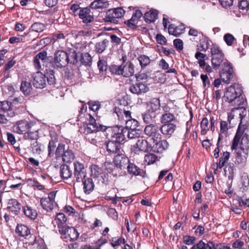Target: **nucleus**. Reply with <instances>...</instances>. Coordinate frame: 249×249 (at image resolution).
<instances>
[{
  "instance_id": "1",
  "label": "nucleus",
  "mask_w": 249,
  "mask_h": 249,
  "mask_svg": "<svg viewBox=\"0 0 249 249\" xmlns=\"http://www.w3.org/2000/svg\"><path fill=\"white\" fill-rule=\"evenodd\" d=\"M245 113H246V110L242 107L233 108L228 114V121L229 123V126H228V123L226 121H222L220 123V132L219 136L221 135L222 138V135L227 136L228 130L230 127H233L239 121H240L237 132L232 142L231 145L232 150L236 149L240 139H241L242 143L244 141H249V136L246 132L247 127L245 125L242 124L243 115H244Z\"/></svg>"
},
{
  "instance_id": "2",
  "label": "nucleus",
  "mask_w": 249,
  "mask_h": 249,
  "mask_svg": "<svg viewBox=\"0 0 249 249\" xmlns=\"http://www.w3.org/2000/svg\"><path fill=\"white\" fill-rule=\"evenodd\" d=\"M48 157L51 158L54 156L56 160H61L64 162H71L75 158L74 152L68 147L65 149V145L58 143L57 136L51 137L48 145Z\"/></svg>"
},
{
  "instance_id": "3",
  "label": "nucleus",
  "mask_w": 249,
  "mask_h": 249,
  "mask_svg": "<svg viewBox=\"0 0 249 249\" xmlns=\"http://www.w3.org/2000/svg\"><path fill=\"white\" fill-rule=\"evenodd\" d=\"M71 14L80 18L84 23H89L94 21V17L92 13H91L90 8L81 7L80 5L73 3L70 6Z\"/></svg>"
},
{
  "instance_id": "4",
  "label": "nucleus",
  "mask_w": 249,
  "mask_h": 249,
  "mask_svg": "<svg viewBox=\"0 0 249 249\" xmlns=\"http://www.w3.org/2000/svg\"><path fill=\"white\" fill-rule=\"evenodd\" d=\"M126 128L121 125L106 126L105 133L107 137H110L121 143L124 142L125 140Z\"/></svg>"
},
{
  "instance_id": "5",
  "label": "nucleus",
  "mask_w": 249,
  "mask_h": 249,
  "mask_svg": "<svg viewBox=\"0 0 249 249\" xmlns=\"http://www.w3.org/2000/svg\"><path fill=\"white\" fill-rule=\"evenodd\" d=\"M242 93L241 87L237 84H234L228 88L225 92L224 97L225 100L232 104H238Z\"/></svg>"
},
{
  "instance_id": "6",
  "label": "nucleus",
  "mask_w": 249,
  "mask_h": 249,
  "mask_svg": "<svg viewBox=\"0 0 249 249\" xmlns=\"http://www.w3.org/2000/svg\"><path fill=\"white\" fill-rule=\"evenodd\" d=\"M211 61L213 68L217 70L222 65L225 60L224 59V54L219 47L216 45L213 44L211 48Z\"/></svg>"
},
{
  "instance_id": "7",
  "label": "nucleus",
  "mask_w": 249,
  "mask_h": 249,
  "mask_svg": "<svg viewBox=\"0 0 249 249\" xmlns=\"http://www.w3.org/2000/svg\"><path fill=\"white\" fill-rule=\"evenodd\" d=\"M125 13V11L121 7L109 9L106 12L104 20L106 22L117 24L118 23V19L123 18Z\"/></svg>"
},
{
  "instance_id": "8",
  "label": "nucleus",
  "mask_w": 249,
  "mask_h": 249,
  "mask_svg": "<svg viewBox=\"0 0 249 249\" xmlns=\"http://www.w3.org/2000/svg\"><path fill=\"white\" fill-rule=\"evenodd\" d=\"M57 191H52L48 194L47 197L40 198V205L43 210L47 212H52L56 205L55 201Z\"/></svg>"
},
{
  "instance_id": "9",
  "label": "nucleus",
  "mask_w": 249,
  "mask_h": 249,
  "mask_svg": "<svg viewBox=\"0 0 249 249\" xmlns=\"http://www.w3.org/2000/svg\"><path fill=\"white\" fill-rule=\"evenodd\" d=\"M233 76V70L231 64L229 61L225 60L220 71L221 79L226 84H229Z\"/></svg>"
},
{
  "instance_id": "10",
  "label": "nucleus",
  "mask_w": 249,
  "mask_h": 249,
  "mask_svg": "<svg viewBox=\"0 0 249 249\" xmlns=\"http://www.w3.org/2000/svg\"><path fill=\"white\" fill-rule=\"evenodd\" d=\"M63 232H59L62 236V238L66 242L74 241L77 239L79 233L76 229L72 227L68 226L63 229Z\"/></svg>"
},
{
  "instance_id": "11",
  "label": "nucleus",
  "mask_w": 249,
  "mask_h": 249,
  "mask_svg": "<svg viewBox=\"0 0 249 249\" xmlns=\"http://www.w3.org/2000/svg\"><path fill=\"white\" fill-rule=\"evenodd\" d=\"M54 63L58 68L66 66L69 63L67 52L63 50L56 51L54 54Z\"/></svg>"
},
{
  "instance_id": "12",
  "label": "nucleus",
  "mask_w": 249,
  "mask_h": 249,
  "mask_svg": "<svg viewBox=\"0 0 249 249\" xmlns=\"http://www.w3.org/2000/svg\"><path fill=\"white\" fill-rule=\"evenodd\" d=\"M21 212L25 217L32 221L35 220L38 216L36 209L31 204L27 202L22 204Z\"/></svg>"
},
{
  "instance_id": "13",
  "label": "nucleus",
  "mask_w": 249,
  "mask_h": 249,
  "mask_svg": "<svg viewBox=\"0 0 249 249\" xmlns=\"http://www.w3.org/2000/svg\"><path fill=\"white\" fill-rule=\"evenodd\" d=\"M74 177L77 182H80L87 177L86 169L84 165L78 161H75L73 163Z\"/></svg>"
},
{
  "instance_id": "14",
  "label": "nucleus",
  "mask_w": 249,
  "mask_h": 249,
  "mask_svg": "<svg viewBox=\"0 0 249 249\" xmlns=\"http://www.w3.org/2000/svg\"><path fill=\"white\" fill-rule=\"evenodd\" d=\"M129 161L128 158L123 154H118L113 159V162L116 165V168L120 170L125 168Z\"/></svg>"
},
{
  "instance_id": "15",
  "label": "nucleus",
  "mask_w": 249,
  "mask_h": 249,
  "mask_svg": "<svg viewBox=\"0 0 249 249\" xmlns=\"http://www.w3.org/2000/svg\"><path fill=\"white\" fill-rule=\"evenodd\" d=\"M31 121L22 120L18 121L13 126L15 132L19 134L25 135L29 128Z\"/></svg>"
},
{
  "instance_id": "16",
  "label": "nucleus",
  "mask_w": 249,
  "mask_h": 249,
  "mask_svg": "<svg viewBox=\"0 0 249 249\" xmlns=\"http://www.w3.org/2000/svg\"><path fill=\"white\" fill-rule=\"evenodd\" d=\"M7 209L9 212L15 215H18L21 211L22 205L17 199L12 198L9 200Z\"/></svg>"
},
{
  "instance_id": "17",
  "label": "nucleus",
  "mask_w": 249,
  "mask_h": 249,
  "mask_svg": "<svg viewBox=\"0 0 249 249\" xmlns=\"http://www.w3.org/2000/svg\"><path fill=\"white\" fill-rule=\"evenodd\" d=\"M67 221V219L63 213H59L55 215L53 221L57 225L59 232H63V229L68 226Z\"/></svg>"
},
{
  "instance_id": "18",
  "label": "nucleus",
  "mask_w": 249,
  "mask_h": 249,
  "mask_svg": "<svg viewBox=\"0 0 249 249\" xmlns=\"http://www.w3.org/2000/svg\"><path fill=\"white\" fill-rule=\"evenodd\" d=\"M129 90L132 93L139 95L148 91L149 88L146 84L139 82L130 86Z\"/></svg>"
},
{
  "instance_id": "19",
  "label": "nucleus",
  "mask_w": 249,
  "mask_h": 249,
  "mask_svg": "<svg viewBox=\"0 0 249 249\" xmlns=\"http://www.w3.org/2000/svg\"><path fill=\"white\" fill-rule=\"evenodd\" d=\"M33 85L37 89H43L46 85V75L38 71L34 76Z\"/></svg>"
},
{
  "instance_id": "20",
  "label": "nucleus",
  "mask_w": 249,
  "mask_h": 249,
  "mask_svg": "<svg viewBox=\"0 0 249 249\" xmlns=\"http://www.w3.org/2000/svg\"><path fill=\"white\" fill-rule=\"evenodd\" d=\"M106 126L100 124H86L83 126V133L86 135L97 132L99 131L105 132Z\"/></svg>"
},
{
  "instance_id": "21",
  "label": "nucleus",
  "mask_w": 249,
  "mask_h": 249,
  "mask_svg": "<svg viewBox=\"0 0 249 249\" xmlns=\"http://www.w3.org/2000/svg\"><path fill=\"white\" fill-rule=\"evenodd\" d=\"M123 107H116L114 109L115 112L118 118V120L122 122L125 120H128L131 118V112L130 111L126 110Z\"/></svg>"
},
{
  "instance_id": "22",
  "label": "nucleus",
  "mask_w": 249,
  "mask_h": 249,
  "mask_svg": "<svg viewBox=\"0 0 249 249\" xmlns=\"http://www.w3.org/2000/svg\"><path fill=\"white\" fill-rule=\"evenodd\" d=\"M16 233L19 237L28 239L31 234V229L23 224H18L15 229Z\"/></svg>"
},
{
  "instance_id": "23",
  "label": "nucleus",
  "mask_w": 249,
  "mask_h": 249,
  "mask_svg": "<svg viewBox=\"0 0 249 249\" xmlns=\"http://www.w3.org/2000/svg\"><path fill=\"white\" fill-rule=\"evenodd\" d=\"M159 127L156 124H150L145 126L144 132L145 134L149 137H151L155 142L156 139H158L160 135L159 133Z\"/></svg>"
},
{
  "instance_id": "24",
  "label": "nucleus",
  "mask_w": 249,
  "mask_h": 249,
  "mask_svg": "<svg viewBox=\"0 0 249 249\" xmlns=\"http://www.w3.org/2000/svg\"><path fill=\"white\" fill-rule=\"evenodd\" d=\"M121 143L115 140L106 142L107 151L109 153H117L121 148Z\"/></svg>"
},
{
  "instance_id": "25",
  "label": "nucleus",
  "mask_w": 249,
  "mask_h": 249,
  "mask_svg": "<svg viewBox=\"0 0 249 249\" xmlns=\"http://www.w3.org/2000/svg\"><path fill=\"white\" fill-rule=\"evenodd\" d=\"M127 172L131 177L142 176L143 170L136 165L134 163L129 162L126 167Z\"/></svg>"
},
{
  "instance_id": "26",
  "label": "nucleus",
  "mask_w": 249,
  "mask_h": 249,
  "mask_svg": "<svg viewBox=\"0 0 249 249\" xmlns=\"http://www.w3.org/2000/svg\"><path fill=\"white\" fill-rule=\"evenodd\" d=\"M47 59V53L46 51H43L42 52H39L38 54H37L34 57L33 59V62L34 67L36 70H39L41 69V65L40 63V60H41L42 62H44L46 61Z\"/></svg>"
},
{
  "instance_id": "27",
  "label": "nucleus",
  "mask_w": 249,
  "mask_h": 249,
  "mask_svg": "<svg viewBox=\"0 0 249 249\" xmlns=\"http://www.w3.org/2000/svg\"><path fill=\"white\" fill-rule=\"evenodd\" d=\"M155 144L152 146V151L156 153H162L168 147V143L166 140H163L158 141L156 139Z\"/></svg>"
},
{
  "instance_id": "28",
  "label": "nucleus",
  "mask_w": 249,
  "mask_h": 249,
  "mask_svg": "<svg viewBox=\"0 0 249 249\" xmlns=\"http://www.w3.org/2000/svg\"><path fill=\"white\" fill-rule=\"evenodd\" d=\"M81 181L83 182V184L84 192L87 195L90 194L94 188V184L92 179L90 178H85Z\"/></svg>"
},
{
  "instance_id": "29",
  "label": "nucleus",
  "mask_w": 249,
  "mask_h": 249,
  "mask_svg": "<svg viewBox=\"0 0 249 249\" xmlns=\"http://www.w3.org/2000/svg\"><path fill=\"white\" fill-rule=\"evenodd\" d=\"M123 76L128 77L132 76L135 72L134 65L131 61L126 63L124 66L122 65Z\"/></svg>"
},
{
  "instance_id": "30",
  "label": "nucleus",
  "mask_w": 249,
  "mask_h": 249,
  "mask_svg": "<svg viewBox=\"0 0 249 249\" xmlns=\"http://www.w3.org/2000/svg\"><path fill=\"white\" fill-rule=\"evenodd\" d=\"M184 25L179 22L174 21L172 23V36H178L184 32Z\"/></svg>"
},
{
  "instance_id": "31",
  "label": "nucleus",
  "mask_w": 249,
  "mask_h": 249,
  "mask_svg": "<svg viewBox=\"0 0 249 249\" xmlns=\"http://www.w3.org/2000/svg\"><path fill=\"white\" fill-rule=\"evenodd\" d=\"M160 107V101L158 98H153L147 105V110L157 113Z\"/></svg>"
},
{
  "instance_id": "32",
  "label": "nucleus",
  "mask_w": 249,
  "mask_h": 249,
  "mask_svg": "<svg viewBox=\"0 0 249 249\" xmlns=\"http://www.w3.org/2000/svg\"><path fill=\"white\" fill-rule=\"evenodd\" d=\"M136 145L139 149L143 152L152 151V146L148 143L147 140L142 138L138 140Z\"/></svg>"
},
{
  "instance_id": "33",
  "label": "nucleus",
  "mask_w": 249,
  "mask_h": 249,
  "mask_svg": "<svg viewBox=\"0 0 249 249\" xmlns=\"http://www.w3.org/2000/svg\"><path fill=\"white\" fill-rule=\"evenodd\" d=\"M72 171L69 165L65 164L61 165L60 175L63 179H68L71 178L72 177Z\"/></svg>"
},
{
  "instance_id": "34",
  "label": "nucleus",
  "mask_w": 249,
  "mask_h": 249,
  "mask_svg": "<svg viewBox=\"0 0 249 249\" xmlns=\"http://www.w3.org/2000/svg\"><path fill=\"white\" fill-rule=\"evenodd\" d=\"M158 10L151 9L145 13L144 16V20L147 23L153 22L158 18Z\"/></svg>"
},
{
  "instance_id": "35",
  "label": "nucleus",
  "mask_w": 249,
  "mask_h": 249,
  "mask_svg": "<svg viewBox=\"0 0 249 249\" xmlns=\"http://www.w3.org/2000/svg\"><path fill=\"white\" fill-rule=\"evenodd\" d=\"M20 89L23 94L27 96L30 95L33 89L31 83L23 81L21 83Z\"/></svg>"
},
{
  "instance_id": "36",
  "label": "nucleus",
  "mask_w": 249,
  "mask_h": 249,
  "mask_svg": "<svg viewBox=\"0 0 249 249\" xmlns=\"http://www.w3.org/2000/svg\"><path fill=\"white\" fill-rule=\"evenodd\" d=\"M98 68L102 74L107 75L108 73V69L107 61L104 59H99L97 62Z\"/></svg>"
},
{
  "instance_id": "37",
  "label": "nucleus",
  "mask_w": 249,
  "mask_h": 249,
  "mask_svg": "<svg viewBox=\"0 0 249 249\" xmlns=\"http://www.w3.org/2000/svg\"><path fill=\"white\" fill-rule=\"evenodd\" d=\"M157 113L152 112L147 110V111L142 115V118L144 123L151 124L155 121V118Z\"/></svg>"
},
{
  "instance_id": "38",
  "label": "nucleus",
  "mask_w": 249,
  "mask_h": 249,
  "mask_svg": "<svg viewBox=\"0 0 249 249\" xmlns=\"http://www.w3.org/2000/svg\"><path fill=\"white\" fill-rule=\"evenodd\" d=\"M108 42L109 41L107 39L97 42L95 45V52L98 53H102L106 50Z\"/></svg>"
},
{
  "instance_id": "39",
  "label": "nucleus",
  "mask_w": 249,
  "mask_h": 249,
  "mask_svg": "<svg viewBox=\"0 0 249 249\" xmlns=\"http://www.w3.org/2000/svg\"><path fill=\"white\" fill-rule=\"evenodd\" d=\"M107 4L105 0H95L90 4L89 8L93 9H103L106 7Z\"/></svg>"
},
{
  "instance_id": "40",
  "label": "nucleus",
  "mask_w": 249,
  "mask_h": 249,
  "mask_svg": "<svg viewBox=\"0 0 249 249\" xmlns=\"http://www.w3.org/2000/svg\"><path fill=\"white\" fill-rule=\"evenodd\" d=\"M91 176L94 178H98L103 173V170L98 165L92 164L90 166Z\"/></svg>"
},
{
  "instance_id": "41",
  "label": "nucleus",
  "mask_w": 249,
  "mask_h": 249,
  "mask_svg": "<svg viewBox=\"0 0 249 249\" xmlns=\"http://www.w3.org/2000/svg\"><path fill=\"white\" fill-rule=\"evenodd\" d=\"M123 123H125L126 126L124 128L128 129H136L139 126V122L137 120L131 118L128 120H125Z\"/></svg>"
},
{
  "instance_id": "42",
  "label": "nucleus",
  "mask_w": 249,
  "mask_h": 249,
  "mask_svg": "<svg viewBox=\"0 0 249 249\" xmlns=\"http://www.w3.org/2000/svg\"><path fill=\"white\" fill-rule=\"evenodd\" d=\"M69 63L75 64L78 62V56L76 52L73 49H70L67 52Z\"/></svg>"
},
{
  "instance_id": "43",
  "label": "nucleus",
  "mask_w": 249,
  "mask_h": 249,
  "mask_svg": "<svg viewBox=\"0 0 249 249\" xmlns=\"http://www.w3.org/2000/svg\"><path fill=\"white\" fill-rule=\"evenodd\" d=\"M137 59L139 61L142 69L145 68L151 62V60L149 57L144 54L139 55Z\"/></svg>"
},
{
  "instance_id": "44",
  "label": "nucleus",
  "mask_w": 249,
  "mask_h": 249,
  "mask_svg": "<svg viewBox=\"0 0 249 249\" xmlns=\"http://www.w3.org/2000/svg\"><path fill=\"white\" fill-rule=\"evenodd\" d=\"M31 245L36 247L37 249H47L44 241L41 238L37 239V237L36 236L34 241L31 243Z\"/></svg>"
},
{
  "instance_id": "45",
  "label": "nucleus",
  "mask_w": 249,
  "mask_h": 249,
  "mask_svg": "<svg viewBox=\"0 0 249 249\" xmlns=\"http://www.w3.org/2000/svg\"><path fill=\"white\" fill-rule=\"evenodd\" d=\"M81 63L86 66H90L92 63V57L88 53H82L80 58Z\"/></svg>"
},
{
  "instance_id": "46",
  "label": "nucleus",
  "mask_w": 249,
  "mask_h": 249,
  "mask_svg": "<svg viewBox=\"0 0 249 249\" xmlns=\"http://www.w3.org/2000/svg\"><path fill=\"white\" fill-rule=\"evenodd\" d=\"M153 78L156 82L160 83H165L168 79L166 73L160 71H157Z\"/></svg>"
},
{
  "instance_id": "47",
  "label": "nucleus",
  "mask_w": 249,
  "mask_h": 249,
  "mask_svg": "<svg viewBox=\"0 0 249 249\" xmlns=\"http://www.w3.org/2000/svg\"><path fill=\"white\" fill-rule=\"evenodd\" d=\"M126 136L129 139L139 138L141 135V132L139 129H127Z\"/></svg>"
},
{
  "instance_id": "48",
  "label": "nucleus",
  "mask_w": 249,
  "mask_h": 249,
  "mask_svg": "<svg viewBox=\"0 0 249 249\" xmlns=\"http://www.w3.org/2000/svg\"><path fill=\"white\" fill-rule=\"evenodd\" d=\"M230 155V153L227 151L223 153V156L219 159L218 163L217 164V168L221 169L225 165L229 159Z\"/></svg>"
},
{
  "instance_id": "49",
  "label": "nucleus",
  "mask_w": 249,
  "mask_h": 249,
  "mask_svg": "<svg viewBox=\"0 0 249 249\" xmlns=\"http://www.w3.org/2000/svg\"><path fill=\"white\" fill-rule=\"evenodd\" d=\"M109 242L112 247H116L122 244H125L126 241L124 238L116 237L111 238Z\"/></svg>"
},
{
  "instance_id": "50",
  "label": "nucleus",
  "mask_w": 249,
  "mask_h": 249,
  "mask_svg": "<svg viewBox=\"0 0 249 249\" xmlns=\"http://www.w3.org/2000/svg\"><path fill=\"white\" fill-rule=\"evenodd\" d=\"M108 71L111 74L123 75L122 65H112L109 66Z\"/></svg>"
},
{
  "instance_id": "51",
  "label": "nucleus",
  "mask_w": 249,
  "mask_h": 249,
  "mask_svg": "<svg viewBox=\"0 0 249 249\" xmlns=\"http://www.w3.org/2000/svg\"><path fill=\"white\" fill-rule=\"evenodd\" d=\"M46 29L44 24L41 22H35L30 27V30L37 33L43 31Z\"/></svg>"
},
{
  "instance_id": "52",
  "label": "nucleus",
  "mask_w": 249,
  "mask_h": 249,
  "mask_svg": "<svg viewBox=\"0 0 249 249\" xmlns=\"http://www.w3.org/2000/svg\"><path fill=\"white\" fill-rule=\"evenodd\" d=\"M162 124L160 128L161 133L164 135L169 136L170 138L171 135V124Z\"/></svg>"
},
{
  "instance_id": "53",
  "label": "nucleus",
  "mask_w": 249,
  "mask_h": 249,
  "mask_svg": "<svg viewBox=\"0 0 249 249\" xmlns=\"http://www.w3.org/2000/svg\"><path fill=\"white\" fill-rule=\"evenodd\" d=\"M29 181H30V185L35 188L38 191H43L45 189L44 185H42L36 179H29Z\"/></svg>"
},
{
  "instance_id": "54",
  "label": "nucleus",
  "mask_w": 249,
  "mask_h": 249,
  "mask_svg": "<svg viewBox=\"0 0 249 249\" xmlns=\"http://www.w3.org/2000/svg\"><path fill=\"white\" fill-rule=\"evenodd\" d=\"M223 39L226 44L229 46H232L236 40L234 36L230 33L225 34L223 36Z\"/></svg>"
},
{
  "instance_id": "55",
  "label": "nucleus",
  "mask_w": 249,
  "mask_h": 249,
  "mask_svg": "<svg viewBox=\"0 0 249 249\" xmlns=\"http://www.w3.org/2000/svg\"><path fill=\"white\" fill-rule=\"evenodd\" d=\"M209 121L207 118H204L201 122V133L202 135H205L209 130Z\"/></svg>"
},
{
  "instance_id": "56",
  "label": "nucleus",
  "mask_w": 249,
  "mask_h": 249,
  "mask_svg": "<svg viewBox=\"0 0 249 249\" xmlns=\"http://www.w3.org/2000/svg\"><path fill=\"white\" fill-rule=\"evenodd\" d=\"M157 159V156L155 154H149L145 156L144 161L147 163V164L150 165L155 163Z\"/></svg>"
},
{
  "instance_id": "57",
  "label": "nucleus",
  "mask_w": 249,
  "mask_h": 249,
  "mask_svg": "<svg viewBox=\"0 0 249 249\" xmlns=\"http://www.w3.org/2000/svg\"><path fill=\"white\" fill-rule=\"evenodd\" d=\"M46 78L47 79L49 85H53L55 83V79L54 75V71L53 70L49 71L46 74Z\"/></svg>"
},
{
  "instance_id": "58",
  "label": "nucleus",
  "mask_w": 249,
  "mask_h": 249,
  "mask_svg": "<svg viewBox=\"0 0 249 249\" xmlns=\"http://www.w3.org/2000/svg\"><path fill=\"white\" fill-rule=\"evenodd\" d=\"M89 108L94 112L97 111L100 107L101 105L98 101H89L88 102Z\"/></svg>"
},
{
  "instance_id": "59",
  "label": "nucleus",
  "mask_w": 249,
  "mask_h": 249,
  "mask_svg": "<svg viewBox=\"0 0 249 249\" xmlns=\"http://www.w3.org/2000/svg\"><path fill=\"white\" fill-rule=\"evenodd\" d=\"M39 130V127L38 124H36V122L32 121L30 123V124L29 126V128L26 133L28 132H37Z\"/></svg>"
},
{
  "instance_id": "60",
  "label": "nucleus",
  "mask_w": 249,
  "mask_h": 249,
  "mask_svg": "<svg viewBox=\"0 0 249 249\" xmlns=\"http://www.w3.org/2000/svg\"><path fill=\"white\" fill-rule=\"evenodd\" d=\"M24 137L26 139H29L32 140H37L39 138V133L37 132H30L26 133L24 135Z\"/></svg>"
},
{
  "instance_id": "61",
  "label": "nucleus",
  "mask_w": 249,
  "mask_h": 249,
  "mask_svg": "<svg viewBox=\"0 0 249 249\" xmlns=\"http://www.w3.org/2000/svg\"><path fill=\"white\" fill-rule=\"evenodd\" d=\"M162 124H171V113H166L162 114L161 117Z\"/></svg>"
},
{
  "instance_id": "62",
  "label": "nucleus",
  "mask_w": 249,
  "mask_h": 249,
  "mask_svg": "<svg viewBox=\"0 0 249 249\" xmlns=\"http://www.w3.org/2000/svg\"><path fill=\"white\" fill-rule=\"evenodd\" d=\"M105 166L106 170L109 173H112L113 175H114L113 172L115 171L116 167L114 163L113 162H106L105 163Z\"/></svg>"
},
{
  "instance_id": "63",
  "label": "nucleus",
  "mask_w": 249,
  "mask_h": 249,
  "mask_svg": "<svg viewBox=\"0 0 249 249\" xmlns=\"http://www.w3.org/2000/svg\"><path fill=\"white\" fill-rule=\"evenodd\" d=\"M175 47L178 51L180 52L183 49V42L180 39H176L173 41Z\"/></svg>"
},
{
  "instance_id": "64",
  "label": "nucleus",
  "mask_w": 249,
  "mask_h": 249,
  "mask_svg": "<svg viewBox=\"0 0 249 249\" xmlns=\"http://www.w3.org/2000/svg\"><path fill=\"white\" fill-rule=\"evenodd\" d=\"M98 180L99 182L107 185L109 182L108 175L104 173L98 178Z\"/></svg>"
}]
</instances>
